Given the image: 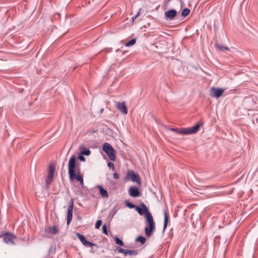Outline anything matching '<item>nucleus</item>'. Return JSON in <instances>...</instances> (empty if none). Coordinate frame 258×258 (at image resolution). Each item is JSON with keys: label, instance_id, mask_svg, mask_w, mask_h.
I'll use <instances>...</instances> for the list:
<instances>
[{"label": "nucleus", "instance_id": "2", "mask_svg": "<svg viewBox=\"0 0 258 258\" xmlns=\"http://www.w3.org/2000/svg\"><path fill=\"white\" fill-rule=\"evenodd\" d=\"M200 123H198L196 125L191 127L184 128H182L181 130H179L178 128H171L170 130L175 132L176 133L183 135L194 134L198 132V131L200 129Z\"/></svg>", "mask_w": 258, "mask_h": 258}, {"label": "nucleus", "instance_id": "9", "mask_svg": "<svg viewBox=\"0 0 258 258\" xmlns=\"http://www.w3.org/2000/svg\"><path fill=\"white\" fill-rule=\"evenodd\" d=\"M16 238V236L10 232H6L4 234L3 241L7 244H14V240Z\"/></svg>", "mask_w": 258, "mask_h": 258}, {"label": "nucleus", "instance_id": "14", "mask_svg": "<svg viewBox=\"0 0 258 258\" xmlns=\"http://www.w3.org/2000/svg\"><path fill=\"white\" fill-rule=\"evenodd\" d=\"M116 106L119 111L123 114H126L127 113V109L125 105L124 102L118 103Z\"/></svg>", "mask_w": 258, "mask_h": 258}, {"label": "nucleus", "instance_id": "26", "mask_svg": "<svg viewBox=\"0 0 258 258\" xmlns=\"http://www.w3.org/2000/svg\"><path fill=\"white\" fill-rule=\"evenodd\" d=\"M102 232L103 233L107 235H108V231H107V227L106 226V225H104L102 227Z\"/></svg>", "mask_w": 258, "mask_h": 258}, {"label": "nucleus", "instance_id": "4", "mask_svg": "<svg viewBox=\"0 0 258 258\" xmlns=\"http://www.w3.org/2000/svg\"><path fill=\"white\" fill-rule=\"evenodd\" d=\"M103 150L109 156L110 159L114 161L116 160V155L115 150L110 144L108 143H105L103 145Z\"/></svg>", "mask_w": 258, "mask_h": 258}, {"label": "nucleus", "instance_id": "13", "mask_svg": "<svg viewBox=\"0 0 258 258\" xmlns=\"http://www.w3.org/2000/svg\"><path fill=\"white\" fill-rule=\"evenodd\" d=\"M129 195L134 198H136L140 195V192L138 187L131 186L128 189Z\"/></svg>", "mask_w": 258, "mask_h": 258}, {"label": "nucleus", "instance_id": "21", "mask_svg": "<svg viewBox=\"0 0 258 258\" xmlns=\"http://www.w3.org/2000/svg\"><path fill=\"white\" fill-rule=\"evenodd\" d=\"M190 10L188 8H185L183 10L181 13V16L182 17H186L188 16L190 13Z\"/></svg>", "mask_w": 258, "mask_h": 258}, {"label": "nucleus", "instance_id": "12", "mask_svg": "<svg viewBox=\"0 0 258 258\" xmlns=\"http://www.w3.org/2000/svg\"><path fill=\"white\" fill-rule=\"evenodd\" d=\"M76 174L75 173V176L72 179H70L71 180H73L76 179L77 181H79L80 182V184L81 185H84V180L83 176L80 174V169L79 167H77V170H76Z\"/></svg>", "mask_w": 258, "mask_h": 258}, {"label": "nucleus", "instance_id": "33", "mask_svg": "<svg viewBox=\"0 0 258 258\" xmlns=\"http://www.w3.org/2000/svg\"><path fill=\"white\" fill-rule=\"evenodd\" d=\"M225 49V50H229V48L227 46H224V48H223V50Z\"/></svg>", "mask_w": 258, "mask_h": 258}, {"label": "nucleus", "instance_id": "17", "mask_svg": "<svg viewBox=\"0 0 258 258\" xmlns=\"http://www.w3.org/2000/svg\"><path fill=\"white\" fill-rule=\"evenodd\" d=\"M164 226H163V231H164L167 227L168 222V218L167 216V214L166 212H164Z\"/></svg>", "mask_w": 258, "mask_h": 258}, {"label": "nucleus", "instance_id": "10", "mask_svg": "<svg viewBox=\"0 0 258 258\" xmlns=\"http://www.w3.org/2000/svg\"><path fill=\"white\" fill-rule=\"evenodd\" d=\"M74 207V200L72 199L70 201V206L68 209L67 213V225H69L73 218V210Z\"/></svg>", "mask_w": 258, "mask_h": 258}, {"label": "nucleus", "instance_id": "32", "mask_svg": "<svg viewBox=\"0 0 258 258\" xmlns=\"http://www.w3.org/2000/svg\"><path fill=\"white\" fill-rule=\"evenodd\" d=\"M79 159L81 160V161H85V158L84 156H83L82 155H80L79 156Z\"/></svg>", "mask_w": 258, "mask_h": 258}, {"label": "nucleus", "instance_id": "1", "mask_svg": "<svg viewBox=\"0 0 258 258\" xmlns=\"http://www.w3.org/2000/svg\"><path fill=\"white\" fill-rule=\"evenodd\" d=\"M141 206V207H136V210L140 215H143L144 214H145V223L147 226L145 228V232L148 237H150L155 230V222L152 214L148 211L146 205L144 203H142Z\"/></svg>", "mask_w": 258, "mask_h": 258}, {"label": "nucleus", "instance_id": "20", "mask_svg": "<svg viewBox=\"0 0 258 258\" xmlns=\"http://www.w3.org/2000/svg\"><path fill=\"white\" fill-rule=\"evenodd\" d=\"M136 241L140 242L141 244H144L146 242V239L144 237L142 236H139L137 237Z\"/></svg>", "mask_w": 258, "mask_h": 258}, {"label": "nucleus", "instance_id": "30", "mask_svg": "<svg viewBox=\"0 0 258 258\" xmlns=\"http://www.w3.org/2000/svg\"><path fill=\"white\" fill-rule=\"evenodd\" d=\"M140 10H141V9H140L139 11L137 13V14H136V15L135 16L132 17L133 21H134V20L136 19L140 15Z\"/></svg>", "mask_w": 258, "mask_h": 258}, {"label": "nucleus", "instance_id": "35", "mask_svg": "<svg viewBox=\"0 0 258 258\" xmlns=\"http://www.w3.org/2000/svg\"><path fill=\"white\" fill-rule=\"evenodd\" d=\"M115 213H114L112 215V218L114 216V215H115Z\"/></svg>", "mask_w": 258, "mask_h": 258}, {"label": "nucleus", "instance_id": "22", "mask_svg": "<svg viewBox=\"0 0 258 258\" xmlns=\"http://www.w3.org/2000/svg\"><path fill=\"white\" fill-rule=\"evenodd\" d=\"M136 39H132L125 44V46L127 47L132 46L136 43Z\"/></svg>", "mask_w": 258, "mask_h": 258}, {"label": "nucleus", "instance_id": "6", "mask_svg": "<svg viewBox=\"0 0 258 258\" xmlns=\"http://www.w3.org/2000/svg\"><path fill=\"white\" fill-rule=\"evenodd\" d=\"M126 178L137 182L139 185H141V181L139 175L138 173H136L133 170L127 172Z\"/></svg>", "mask_w": 258, "mask_h": 258}, {"label": "nucleus", "instance_id": "11", "mask_svg": "<svg viewBox=\"0 0 258 258\" xmlns=\"http://www.w3.org/2000/svg\"><path fill=\"white\" fill-rule=\"evenodd\" d=\"M177 11L174 9H171L166 12L164 14L165 18L167 20H172L177 15Z\"/></svg>", "mask_w": 258, "mask_h": 258}, {"label": "nucleus", "instance_id": "3", "mask_svg": "<svg viewBox=\"0 0 258 258\" xmlns=\"http://www.w3.org/2000/svg\"><path fill=\"white\" fill-rule=\"evenodd\" d=\"M79 167V164L77 165L76 163V157L73 155L70 158L68 164V172L70 179H72L75 176V173L77 170V167Z\"/></svg>", "mask_w": 258, "mask_h": 258}, {"label": "nucleus", "instance_id": "23", "mask_svg": "<svg viewBox=\"0 0 258 258\" xmlns=\"http://www.w3.org/2000/svg\"><path fill=\"white\" fill-rule=\"evenodd\" d=\"M114 240L116 244L120 246H123L124 243L120 239H119L117 237H115Z\"/></svg>", "mask_w": 258, "mask_h": 258}, {"label": "nucleus", "instance_id": "24", "mask_svg": "<svg viewBox=\"0 0 258 258\" xmlns=\"http://www.w3.org/2000/svg\"><path fill=\"white\" fill-rule=\"evenodd\" d=\"M116 249L119 253H122L123 254L124 253L125 250V249H123L119 246H116Z\"/></svg>", "mask_w": 258, "mask_h": 258}, {"label": "nucleus", "instance_id": "29", "mask_svg": "<svg viewBox=\"0 0 258 258\" xmlns=\"http://www.w3.org/2000/svg\"><path fill=\"white\" fill-rule=\"evenodd\" d=\"M107 165L109 167V168H111L113 170L114 169V164L112 162H108V164H107Z\"/></svg>", "mask_w": 258, "mask_h": 258}, {"label": "nucleus", "instance_id": "5", "mask_svg": "<svg viewBox=\"0 0 258 258\" xmlns=\"http://www.w3.org/2000/svg\"><path fill=\"white\" fill-rule=\"evenodd\" d=\"M55 166L54 164H50L48 169V175L45 180V186L46 188H49L50 184L53 181Z\"/></svg>", "mask_w": 258, "mask_h": 258}, {"label": "nucleus", "instance_id": "15", "mask_svg": "<svg viewBox=\"0 0 258 258\" xmlns=\"http://www.w3.org/2000/svg\"><path fill=\"white\" fill-rule=\"evenodd\" d=\"M96 187L99 189L100 194L103 198H108V194L107 190L104 189L102 186L100 185H97Z\"/></svg>", "mask_w": 258, "mask_h": 258}, {"label": "nucleus", "instance_id": "34", "mask_svg": "<svg viewBox=\"0 0 258 258\" xmlns=\"http://www.w3.org/2000/svg\"><path fill=\"white\" fill-rule=\"evenodd\" d=\"M4 237V234H0V237Z\"/></svg>", "mask_w": 258, "mask_h": 258}, {"label": "nucleus", "instance_id": "7", "mask_svg": "<svg viewBox=\"0 0 258 258\" xmlns=\"http://www.w3.org/2000/svg\"><path fill=\"white\" fill-rule=\"evenodd\" d=\"M225 91L224 89L212 87L210 89V95L216 98H219Z\"/></svg>", "mask_w": 258, "mask_h": 258}, {"label": "nucleus", "instance_id": "28", "mask_svg": "<svg viewBox=\"0 0 258 258\" xmlns=\"http://www.w3.org/2000/svg\"><path fill=\"white\" fill-rule=\"evenodd\" d=\"M126 205L127 207H128L130 208H134L135 207V205L132 203H131L130 202H126Z\"/></svg>", "mask_w": 258, "mask_h": 258}, {"label": "nucleus", "instance_id": "25", "mask_svg": "<svg viewBox=\"0 0 258 258\" xmlns=\"http://www.w3.org/2000/svg\"><path fill=\"white\" fill-rule=\"evenodd\" d=\"M101 224H102L101 220H99L97 221L96 224H95V228L96 229H99L100 228V226L101 225Z\"/></svg>", "mask_w": 258, "mask_h": 258}, {"label": "nucleus", "instance_id": "31", "mask_svg": "<svg viewBox=\"0 0 258 258\" xmlns=\"http://www.w3.org/2000/svg\"><path fill=\"white\" fill-rule=\"evenodd\" d=\"M113 177L116 179H118L119 177V175L117 173H114L113 174Z\"/></svg>", "mask_w": 258, "mask_h": 258}, {"label": "nucleus", "instance_id": "19", "mask_svg": "<svg viewBox=\"0 0 258 258\" xmlns=\"http://www.w3.org/2000/svg\"><path fill=\"white\" fill-rule=\"evenodd\" d=\"M49 229L51 233L52 234H56L58 232V229L56 226L49 227Z\"/></svg>", "mask_w": 258, "mask_h": 258}, {"label": "nucleus", "instance_id": "27", "mask_svg": "<svg viewBox=\"0 0 258 258\" xmlns=\"http://www.w3.org/2000/svg\"><path fill=\"white\" fill-rule=\"evenodd\" d=\"M215 46H216V47L217 49H218L219 50H223L224 46H222V45L218 44V43H216Z\"/></svg>", "mask_w": 258, "mask_h": 258}, {"label": "nucleus", "instance_id": "16", "mask_svg": "<svg viewBox=\"0 0 258 258\" xmlns=\"http://www.w3.org/2000/svg\"><path fill=\"white\" fill-rule=\"evenodd\" d=\"M138 254V252L137 250L125 249L124 255H126L127 254H129L130 255H136Z\"/></svg>", "mask_w": 258, "mask_h": 258}, {"label": "nucleus", "instance_id": "8", "mask_svg": "<svg viewBox=\"0 0 258 258\" xmlns=\"http://www.w3.org/2000/svg\"><path fill=\"white\" fill-rule=\"evenodd\" d=\"M76 236L84 246L87 247H92L93 246L97 247L96 243L87 240L84 235L77 233Z\"/></svg>", "mask_w": 258, "mask_h": 258}, {"label": "nucleus", "instance_id": "18", "mask_svg": "<svg viewBox=\"0 0 258 258\" xmlns=\"http://www.w3.org/2000/svg\"><path fill=\"white\" fill-rule=\"evenodd\" d=\"M81 153L82 155L89 156L91 154V151L85 147H82L81 148Z\"/></svg>", "mask_w": 258, "mask_h": 258}]
</instances>
